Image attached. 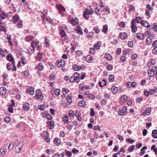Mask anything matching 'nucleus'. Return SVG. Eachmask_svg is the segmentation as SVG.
Here are the masks:
<instances>
[{"label":"nucleus","mask_w":157,"mask_h":157,"mask_svg":"<svg viewBox=\"0 0 157 157\" xmlns=\"http://www.w3.org/2000/svg\"><path fill=\"white\" fill-rule=\"evenodd\" d=\"M111 90L112 92L115 94L117 92L118 89L116 86H113L112 87Z\"/></svg>","instance_id":"c756f323"},{"label":"nucleus","mask_w":157,"mask_h":157,"mask_svg":"<svg viewBox=\"0 0 157 157\" xmlns=\"http://www.w3.org/2000/svg\"><path fill=\"white\" fill-rule=\"evenodd\" d=\"M67 102L70 104L72 102V99L71 97L69 96H67Z\"/></svg>","instance_id":"864d4df0"},{"label":"nucleus","mask_w":157,"mask_h":157,"mask_svg":"<svg viewBox=\"0 0 157 157\" xmlns=\"http://www.w3.org/2000/svg\"><path fill=\"white\" fill-rule=\"evenodd\" d=\"M136 37L138 39L142 40H143L145 39L144 34L141 33H138L137 34Z\"/></svg>","instance_id":"9d476101"},{"label":"nucleus","mask_w":157,"mask_h":157,"mask_svg":"<svg viewBox=\"0 0 157 157\" xmlns=\"http://www.w3.org/2000/svg\"><path fill=\"white\" fill-rule=\"evenodd\" d=\"M38 70L41 71L43 68V65L42 63H39L38 65Z\"/></svg>","instance_id":"c03bdc74"},{"label":"nucleus","mask_w":157,"mask_h":157,"mask_svg":"<svg viewBox=\"0 0 157 157\" xmlns=\"http://www.w3.org/2000/svg\"><path fill=\"white\" fill-rule=\"evenodd\" d=\"M7 14L2 13L1 14H0V17L2 19H4L7 16Z\"/></svg>","instance_id":"72a5a7b5"},{"label":"nucleus","mask_w":157,"mask_h":157,"mask_svg":"<svg viewBox=\"0 0 157 157\" xmlns=\"http://www.w3.org/2000/svg\"><path fill=\"white\" fill-rule=\"evenodd\" d=\"M151 109L150 107L147 108L145 111V113L147 115H149L151 113Z\"/></svg>","instance_id":"393cba45"},{"label":"nucleus","mask_w":157,"mask_h":157,"mask_svg":"<svg viewBox=\"0 0 157 157\" xmlns=\"http://www.w3.org/2000/svg\"><path fill=\"white\" fill-rule=\"evenodd\" d=\"M131 29L132 32L134 33H135L137 30V27L135 25V20H132L131 23Z\"/></svg>","instance_id":"423d86ee"},{"label":"nucleus","mask_w":157,"mask_h":157,"mask_svg":"<svg viewBox=\"0 0 157 157\" xmlns=\"http://www.w3.org/2000/svg\"><path fill=\"white\" fill-rule=\"evenodd\" d=\"M94 35V34L92 32H89L87 34L86 36L88 39L92 37Z\"/></svg>","instance_id":"c9c22d12"},{"label":"nucleus","mask_w":157,"mask_h":157,"mask_svg":"<svg viewBox=\"0 0 157 157\" xmlns=\"http://www.w3.org/2000/svg\"><path fill=\"white\" fill-rule=\"evenodd\" d=\"M142 19L140 17H136L134 19H133V20H135V22L136 21L138 23H140V21H141V20Z\"/></svg>","instance_id":"4c0bfd02"},{"label":"nucleus","mask_w":157,"mask_h":157,"mask_svg":"<svg viewBox=\"0 0 157 157\" xmlns=\"http://www.w3.org/2000/svg\"><path fill=\"white\" fill-rule=\"evenodd\" d=\"M55 94L57 96L60 94V90L59 89H56L54 91Z\"/></svg>","instance_id":"4d7b16f0"},{"label":"nucleus","mask_w":157,"mask_h":157,"mask_svg":"<svg viewBox=\"0 0 157 157\" xmlns=\"http://www.w3.org/2000/svg\"><path fill=\"white\" fill-rule=\"evenodd\" d=\"M109 78L110 81L112 82L114 80V76L112 75H110L109 77Z\"/></svg>","instance_id":"a19ab883"},{"label":"nucleus","mask_w":157,"mask_h":157,"mask_svg":"<svg viewBox=\"0 0 157 157\" xmlns=\"http://www.w3.org/2000/svg\"><path fill=\"white\" fill-rule=\"evenodd\" d=\"M73 69L75 71H78L80 70L79 65L76 64L74 65L73 67Z\"/></svg>","instance_id":"7c9ffc66"},{"label":"nucleus","mask_w":157,"mask_h":157,"mask_svg":"<svg viewBox=\"0 0 157 157\" xmlns=\"http://www.w3.org/2000/svg\"><path fill=\"white\" fill-rule=\"evenodd\" d=\"M54 141L56 143V144L57 146L59 145L61 142L59 138L55 139L54 140Z\"/></svg>","instance_id":"79ce46f5"},{"label":"nucleus","mask_w":157,"mask_h":157,"mask_svg":"<svg viewBox=\"0 0 157 157\" xmlns=\"http://www.w3.org/2000/svg\"><path fill=\"white\" fill-rule=\"evenodd\" d=\"M6 59L7 60L10 61L11 62L13 65L15 63V61L13 58L12 57V55L11 54H9L6 56Z\"/></svg>","instance_id":"1a4fd4ad"},{"label":"nucleus","mask_w":157,"mask_h":157,"mask_svg":"<svg viewBox=\"0 0 157 157\" xmlns=\"http://www.w3.org/2000/svg\"><path fill=\"white\" fill-rule=\"evenodd\" d=\"M77 33L78 35H82L83 33V30L81 27L78 26L77 30Z\"/></svg>","instance_id":"5701e85b"},{"label":"nucleus","mask_w":157,"mask_h":157,"mask_svg":"<svg viewBox=\"0 0 157 157\" xmlns=\"http://www.w3.org/2000/svg\"><path fill=\"white\" fill-rule=\"evenodd\" d=\"M106 82L105 80H103L102 82H100L99 83V86L101 87L106 85Z\"/></svg>","instance_id":"473e14b6"},{"label":"nucleus","mask_w":157,"mask_h":157,"mask_svg":"<svg viewBox=\"0 0 157 157\" xmlns=\"http://www.w3.org/2000/svg\"><path fill=\"white\" fill-rule=\"evenodd\" d=\"M93 13V10L91 8L86 9L85 11L83 13V16L86 19H88L89 18V14H92Z\"/></svg>","instance_id":"f257e3e1"},{"label":"nucleus","mask_w":157,"mask_h":157,"mask_svg":"<svg viewBox=\"0 0 157 157\" xmlns=\"http://www.w3.org/2000/svg\"><path fill=\"white\" fill-rule=\"evenodd\" d=\"M71 22L72 24L74 25H78V20L77 17H75V19H73Z\"/></svg>","instance_id":"aec40b11"},{"label":"nucleus","mask_w":157,"mask_h":157,"mask_svg":"<svg viewBox=\"0 0 157 157\" xmlns=\"http://www.w3.org/2000/svg\"><path fill=\"white\" fill-rule=\"evenodd\" d=\"M137 56L136 54H134L132 55L131 58L132 59H134L137 58Z\"/></svg>","instance_id":"69168bd1"},{"label":"nucleus","mask_w":157,"mask_h":157,"mask_svg":"<svg viewBox=\"0 0 157 157\" xmlns=\"http://www.w3.org/2000/svg\"><path fill=\"white\" fill-rule=\"evenodd\" d=\"M39 43V41L38 40H37L35 42H32L31 43L32 45L33 44V45L34 46H38Z\"/></svg>","instance_id":"49530a36"},{"label":"nucleus","mask_w":157,"mask_h":157,"mask_svg":"<svg viewBox=\"0 0 157 157\" xmlns=\"http://www.w3.org/2000/svg\"><path fill=\"white\" fill-rule=\"evenodd\" d=\"M56 7L59 10L63 11H66L65 9L61 5L57 4L56 5Z\"/></svg>","instance_id":"9b49d317"},{"label":"nucleus","mask_w":157,"mask_h":157,"mask_svg":"<svg viewBox=\"0 0 157 157\" xmlns=\"http://www.w3.org/2000/svg\"><path fill=\"white\" fill-rule=\"evenodd\" d=\"M119 26L122 28H124L125 26V24L124 22H121L119 24Z\"/></svg>","instance_id":"3c124183"},{"label":"nucleus","mask_w":157,"mask_h":157,"mask_svg":"<svg viewBox=\"0 0 157 157\" xmlns=\"http://www.w3.org/2000/svg\"><path fill=\"white\" fill-rule=\"evenodd\" d=\"M127 108L125 106L122 107L121 109L119 110L118 112V114L121 116H124L127 113Z\"/></svg>","instance_id":"f03ea898"},{"label":"nucleus","mask_w":157,"mask_h":157,"mask_svg":"<svg viewBox=\"0 0 157 157\" xmlns=\"http://www.w3.org/2000/svg\"><path fill=\"white\" fill-rule=\"evenodd\" d=\"M153 30L157 32V23H154L153 25Z\"/></svg>","instance_id":"09e8293b"},{"label":"nucleus","mask_w":157,"mask_h":157,"mask_svg":"<svg viewBox=\"0 0 157 157\" xmlns=\"http://www.w3.org/2000/svg\"><path fill=\"white\" fill-rule=\"evenodd\" d=\"M43 21L44 22H50L51 19L50 17L48 16H46L45 18H42Z\"/></svg>","instance_id":"a878e982"},{"label":"nucleus","mask_w":157,"mask_h":157,"mask_svg":"<svg viewBox=\"0 0 157 157\" xmlns=\"http://www.w3.org/2000/svg\"><path fill=\"white\" fill-rule=\"evenodd\" d=\"M4 121L6 123H9L10 121V118L9 117H7L4 119Z\"/></svg>","instance_id":"37998d69"},{"label":"nucleus","mask_w":157,"mask_h":157,"mask_svg":"<svg viewBox=\"0 0 157 157\" xmlns=\"http://www.w3.org/2000/svg\"><path fill=\"white\" fill-rule=\"evenodd\" d=\"M108 25H105L103 26L102 31L105 33H106L108 32Z\"/></svg>","instance_id":"2f4dec72"},{"label":"nucleus","mask_w":157,"mask_h":157,"mask_svg":"<svg viewBox=\"0 0 157 157\" xmlns=\"http://www.w3.org/2000/svg\"><path fill=\"white\" fill-rule=\"evenodd\" d=\"M105 58L109 60H110L111 59V56L109 54H106L105 55Z\"/></svg>","instance_id":"f704fd0d"},{"label":"nucleus","mask_w":157,"mask_h":157,"mask_svg":"<svg viewBox=\"0 0 157 157\" xmlns=\"http://www.w3.org/2000/svg\"><path fill=\"white\" fill-rule=\"evenodd\" d=\"M22 107L23 109L25 110H28L30 108L29 104L26 102L23 105Z\"/></svg>","instance_id":"ddd939ff"},{"label":"nucleus","mask_w":157,"mask_h":157,"mask_svg":"<svg viewBox=\"0 0 157 157\" xmlns=\"http://www.w3.org/2000/svg\"><path fill=\"white\" fill-rule=\"evenodd\" d=\"M42 15H41V18H45L47 14L48 10H44L43 11L41 12Z\"/></svg>","instance_id":"6ab92c4d"},{"label":"nucleus","mask_w":157,"mask_h":157,"mask_svg":"<svg viewBox=\"0 0 157 157\" xmlns=\"http://www.w3.org/2000/svg\"><path fill=\"white\" fill-rule=\"evenodd\" d=\"M20 20V18L19 16L18 15H15L12 18V21L14 23L16 24L17 23H18L19 20ZM17 26L18 28H20V23H18L17 25Z\"/></svg>","instance_id":"20e7f679"},{"label":"nucleus","mask_w":157,"mask_h":157,"mask_svg":"<svg viewBox=\"0 0 157 157\" xmlns=\"http://www.w3.org/2000/svg\"><path fill=\"white\" fill-rule=\"evenodd\" d=\"M147 72L148 75L151 77L153 76L154 75L155 73V72H154L151 69H148Z\"/></svg>","instance_id":"a211bd4d"},{"label":"nucleus","mask_w":157,"mask_h":157,"mask_svg":"<svg viewBox=\"0 0 157 157\" xmlns=\"http://www.w3.org/2000/svg\"><path fill=\"white\" fill-rule=\"evenodd\" d=\"M69 115L71 117H73L74 115V111L72 110H70L69 112Z\"/></svg>","instance_id":"e2e57ef3"},{"label":"nucleus","mask_w":157,"mask_h":157,"mask_svg":"<svg viewBox=\"0 0 157 157\" xmlns=\"http://www.w3.org/2000/svg\"><path fill=\"white\" fill-rule=\"evenodd\" d=\"M65 61L63 59L58 60L56 62V64L59 67H63L65 65Z\"/></svg>","instance_id":"0eeeda50"},{"label":"nucleus","mask_w":157,"mask_h":157,"mask_svg":"<svg viewBox=\"0 0 157 157\" xmlns=\"http://www.w3.org/2000/svg\"><path fill=\"white\" fill-rule=\"evenodd\" d=\"M146 42L147 44H150L151 42V38L150 37L147 38L146 40Z\"/></svg>","instance_id":"de8ad7c7"},{"label":"nucleus","mask_w":157,"mask_h":157,"mask_svg":"<svg viewBox=\"0 0 157 157\" xmlns=\"http://www.w3.org/2000/svg\"><path fill=\"white\" fill-rule=\"evenodd\" d=\"M116 53L117 55H119L121 53V49L119 48H117V49Z\"/></svg>","instance_id":"0e129e2a"},{"label":"nucleus","mask_w":157,"mask_h":157,"mask_svg":"<svg viewBox=\"0 0 157 157\" xmlns=\"http://www.w3.org/2000/svg\"><path fill=\"white\" fill-rule=\"evenodd\" d=\"M55 77V75L54 74H51L49 76V78L51 80H53Z\"/></svg>","instance_id":"bf43d9fd"},{"label":"nucleus","mask_w":157,"mask_h":157,"mask_svg":"<svg viewBox=\"0 0 157 157\" xmlns=\"http://www.w3.org/2000/svg\"><path fill=\"white\" fill-rule=\"evenodd\" d=\"M78 105L81 107L85 106L86 104L85 102L83 101H80L78 102Z\"/></svg>","instance_id":"c85d7f7f"},{"label":"nucleus","mask_w":157,"mask_h":157,"mask_svg":"<svg viewBox=\"0 0 157 157\" xmlns=\"http://www.w3.org/2000/svg\"><path fill=\"white\" fill-rule=\"evenodd\" d=\"M93 58L90 56H88L86 57V61L88 63H90L93 60Z\"/></svg>","instance_id":"e433bc0d"},{"label":"nucleus","mask_w":157,"mask_h":157,"mask_svg":"<svg viewBox=\"0 0 157 157\" xmlns=\"http://www.w3.org/2000/svg\"><path fill=\"white\" fill-rule=\"evenodd\" d=\"M126 141L131 144H132L134 142V141L133 140H131L130 138L127 139H126Z\"/></svg>","instance_id":"603ef678"},{"label":"nucleus","mask_w":157,"mask_h":157,"mask_svg":"<svg viewBox=\"0 0 157 157\" xmlns=\"http://www.w3.org/2000/svg\"><path fill=\"white\" fill-rule=\"evenodd\" d=\"M6 89L4 87H1L0 88V94L2 95H5L6 93Z\"/></svg>","instance_id":"2eb2a0df"},{"label":"nucleus","mask_w":157,"mask_h":157,"mask_svg":"<svg viewBox=\"0 0 157 157\" xmlns=\"http://www.w3.org/2000/svg\"><path fill=\"white\" fill-rule=\"evenodd\" d=\"M152 136L154 139L157 138V130H154L152 132Z\"/></svg>","instance_id":"412c9836"},{"label":"nucleus","mask_w":157,"mask_h":157,"mask_svg":"<svg viewBox=\"0 0 157 157\" xmlns=\"http://www.w3.org/2000/svg\"><path fill=\"white\" fill-rule=\"evenodd\" d=\"M120 36L121 39H124L127 37V35L126 33H122L120 34Z\"/></svg>","instance_id":"4be33fe9"},{"label":"nucleus","mask_w":157,"mask_h":157,"mask_svg":"<svg viewBox=\"0 0 157 157\" xmlns=\"http://www.w3.org/2000/svg\"><path fill=\"white\" fill-rule=\"evenodd\" d=\"M34 89L32 87L27 88L26 90V92L29 93L30 95H33L34 94Z\"/></svg>","instance_id":"6e6552de"},{"label":"nucleus","mask_w":157,"mask_h":157,"mask_svg":"<svg viewBox=\"0 0 157 157\" xmlns=\"http://www.w3.org/2000/svg\"><path fill=\"white\" fill-rule=\"evenodd\" d=\"M66 27L64 26L61 28L60 31V35L63 37H64V38L65 39H67V36L66 35V34L65 32V30L66 29Z\"/></svg>","instance_id":"39448f33"},{"label":"nucleus","mask_w":157,"mask_h":157,"mask_svg":"<svg viewBox=\"0 0 157 157\" xmlns=\"http://www.w3.org/2000/svg\"><path fill=\"white\" fill-rule=\"evenodd\" d=\"M48 124L50 125L51 126H53L54 125V122L52 120L48 121L47 122Z\"/></svg>","instance_id":"ea45409f"},{"label":"nucleus","mask_w":157,"mask_h":157,"mask_svg":"<svg viewBox=\"0 0 157 157\" xmlns=\"http://www.w3.org/2000/svg\"><path fill=\"white\" fill-rule=\"evenodd\" d=\"M120 60L121 62H124L126 60V58L124 56H122L120 58Z\"/></svg>","instance_id":"338daca9"},{"label":"nucleus","mask_w":157,"mask_h":157,"mask_svg":"<svg viewBox=\"0 0 157 157\" xmlns=\"http://www.w3.org/2000/svg\"><path fill=\"white\" fill-rule=\"evenodd\" d=\"M90 116L93 117L95 115V113L94 112V110L93 108H91L90 109Z\"/></svg>","instance_id":"8fccbe9b"},{"label":"nucleus","mask_w":157,"mask_h":157,"mask_svg":"<svg viewBox=\"0 0 157 157\" xmlns=\"http://www.w3.org/2000/svg\"><path fill=\"white\" fill-rule=\"evenodd\" d=\"M38 109L40 110L43 111L44 109V107L42 105H40L38 106Z\"/></svg>","instance_id":"6e6d98bb"},{"label":"nucleus","mask_w":157,"mask_h":157,"mask_svg":"<svg viewBox=\"0 0 157 157\" xmlns=\"http://www.w3.org/2000/svg\"><path fill=\"white\" fill-rule=\"evenodd\" d=\"M79 81V78H77L74 77H71L70 80V81L71 83H74L75 81L76 82H78Z\"/></svg>","instance_id":"f8f14e48"},{"label":"nucleus","mask_w":157,"mask_h":157,"mask_svg":"<svg viewBox=\"0 0 157 157\" xmlns=\"http://www.w3.org/2000/svg\"><path fill=\"white\" fill-rule=\"evenodd\" d=\"M35 95V98L36 99H42L43 98V96L40 90L39 89H37L36 90Z\"/></svg>","instance_id":"7ed1b4c3"},{"label":"nucleus","mask_w":157,"mask_h":157,"mask_svg":"<svg viewBox=\"0 0 157 157\" xmlns=\"http://www.w3.org/2000/svg\"><path fill=\"white\" fill-rule=\"evenodd\" d=\"M35 51L34 46L32 44L31 46L28 48V52L29 53H33Z\"/></svg>","instance_id":"4468645a"},{"label":"nucleus","mask_w":157,"mask_h":157,"mask_svg":"<svg viewBox=\"0 0 157 157\" xmlns=\"http://www.w3.org/2000/svg\"><path fill=\"white\" fill-rule=\"evenodd\" d=\"M152 52L155 54H157V47H155L153 49Z\"/></svg>","instance_id":"774afa93"},{"label":"nucleus","mask_w":157,"mask_h":157,"mask_svg":"<svg viewBox=\"0 0 157 157\" xmlns=\"http://www.w3.org/2000/svg\"><path fill=\"white\" fill-rule=\"evenodd\" d=\"M46 117L48 119L51 120L52 118V116L49 114H46Z\"/></svg>","instance_id":"680f3d73"},{"label":"nucleus","mask_w":157,"mask_h":157,"mask_svg":"<svg viewBox=\"0 0 157 157\" xmlns=\"http://www.w3.org/2000/svg\"><path fill=\"white\" fill-rule=\"evenodd\" d=\"M103 11L102 10H100L98 8H96V9L94 10V12L98 16L100 15L101 12H103Z\"/></svg>","instance_id":"cd10ccee"},{"label":"nucleus","mask_w":157,"mask_h":157,"mask_svg":"<svg viewBox=\"0 0 157 157\" xmlns=\"http://www.w3.org/2000/svg\"><path fill=\"white\" fill-rule=\"evenodd\" d=\"M135 148V146L134 145H132L131 146L128 147V151L129 152H131L133 151Z\"/></svg>","instance_id":"bb28decb"},{"label":"nucleus","mask_w":157,"mask_h":157,"mask_svg":"<svg viewBox=\"0 0 157 157\" xmlns=\"http://www.w3.org/2000/svg\"><path fill=\"white\" fill-rule=\"evenodd\" d=\"M34 39V37L33 36H27L25 39V41L29 42L32 40Z\"/></svg>","instance_id":"dca6fc26"},{"label":"nucleus","mask_w":157,"mask_h":157,"mask_svg":"<svg viewBox=\"0 0 157 157\" xmlns=\"http://www.w3.org/2000/svg\"><path fill=\"white\" fill-rule=\"evenodd\" d=\"M86 76V74L85 73H83L82 74L80 77V79L81 80H82L84 79V78Z\"/></svg>","instance_id":"052dcab7"},{"label":"nucleus","mask_w":157,"mask_h":157,"mask_svg":"<svg viewBox=\"0 0 157 157\" xmlns=\"http://www.w3.org/2000/svg\"><path fill=\"white\" fill-rule=\"evenodd\" d=\"M121 98L124 100V102H126L127 99V97L126 95H124L122 96Z\"/></svg>","instance_id":"13d9d810"},{"label":"nucleus","mask_w":157,"mask_h":157,"mask_svg":"<svg viewBox=\"0 0 157 157\" xmlns=\"http://www.w3.org/2000/svg\"><path fill=\"white\" fill-rule=\"evenodd\" d=\"M106 68L109 71H111L113 68L111 64H108L106 66Z\"/></svg>","instance_id":"5fc2aeb1"},{"label":"nucleus","mask_w":157,"mask_h":157,"mask_svg":"<svg viewBox=\"0 0 157 157\" xmlns=\"http://www.w3.org/2000/svg\"><path fill=\"white\" fill-rule=\"evenodd\" d=\"M140 24H141L142 26H143L145 27H147V26L149 24V23L145 20H142L140 22Z\"/></svg>","instance_id":"f3484780"},{"label":"nucleus","mask_w":157,"mask_h":157,"mask_svg":"<svg viewBox=\"0 0 157 157\" xmlns=\"http://www.w3.org/2000/svg\"><path fill=\"white\" fill-rule=\"evenodd\" d=\"M26 61L27 60L26 58L24 56H21V62L23 66H24L25 64L26 63Z\"/></svg>","instance_id":"b1692460"},{"label":"nucleus","mask_w":157,"mask_h":157,"mask_svg":"<svg viewBox=\"0 0 157 157\" xmlns=\"http://www.w3.org/2000/svg\"><path fill=\"white\" fill-rule=\"evenodd\" d=\"M65 153L66 155L68 157H71L72 155V153L71 151L65 150Z\"/></svg>","instance_id":"a18cd8bd"},{"label":"nucleus","mask_w":157,"mask_h":157,"mask_svg":"<svg viewBox=\"0 0 157 157\" xmlns=\"http://www.w3.org/2000/svg\"><path fill=\"white\" fill-rule=\"evenodd\" d=\"M14 144L13 143H12L10 144L8 146L9 150L10 151H11L13 149L14 147Z\"/></svg>","instance_id":"58836bf2"}]
</instances>
